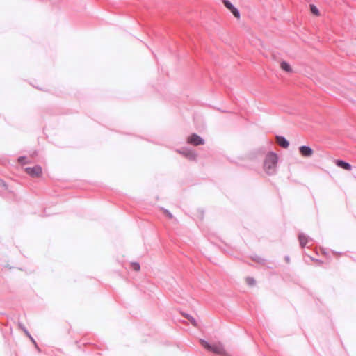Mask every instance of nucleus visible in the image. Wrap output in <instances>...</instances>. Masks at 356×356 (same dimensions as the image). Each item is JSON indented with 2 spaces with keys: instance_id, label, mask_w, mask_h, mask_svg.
I'll return each instance as SVG.
<instances>
[{
  "instance_id": "obj_1",
  "label": "nucleus",
  "mask_w": 356,
  "mask_h": 356,
  "mask_svg": "<svg viewBox=\"0 0 356 356\" xmlns=\"http://www.w3.org/2000/svg\"><path fill=\"white\" fill-rule=\"evenodd\" d=\"M277 155L273 152L268 153L264 162V169L268 175H274L276 172Z\"/></svg>"
},
{
  "instance_id": "obj_2",
  "label": "nucleus",
  "mask_w": 356,
  "mask_h": 356,
  "mask_svg": "<svg viewBox=\"0 0 356 356\" xmlns=\"http://www.w3.org/2000/svg\"><path fill=\"white\" fill-rule=\"evenodd\" d=\"M202 346L207 349L208 351L215 354L226 355L227 350L224 346L220 342L209 343L202 340Z\"/></svg>"
},
{
  "instance_id": "obj_3",
  "label": "nucleus",
  "mask_w": 356,
  "mask_h": 356,
  "mask_svg": "<svg viewBox=\"0 0 356 356\" xmlns=\"http://www.w3.org/2000/svg\"><path fill=\"white\" fill-rule=\"evenodd\" d=\"M177 152L190 161H195L197 157L196 153L186 147L181 148L177 150Z\"/></svg>"
},
{
  "instance_id": "obj_4",
  "label": "nucleus",
  "mask_w": 356,
  "mask_h": 356,
  "mask_svg": "<svg viewBox=\"0 0 356 356\" xmlns=\"http://www.w3.org/2000/svg\"><path fill=\"white\" fill-rule=\"evenodd\" d=\"M26 173L33 177H38L42 175V170L40 165L28 167L25 169Z\"/></svg>"
},
{
  "instance_id": "obj_5",
  "label": "nucleus",
  "mask_w": 356,
  "mask_h": 356,
  "mask_svg": "<svg viewBox=\"0 0 356 356\" xmlns=\"http://www.w3.org/2000/svg\"><path fill=\"white\" fill-rule=\"evenodd\" d=\"M225 6L230 10L233 15L237 19L240 18L239 10L234 6V5L229 0H222Z\"/></svg>"
},
{
  "instance_id": "obj_6",
  "label": "nucleus",
  "mask_w": 356,
  "mask_h": 356,
  "mask_svg": "<svg viewBox=\"0 0 356 356\" xmlns=\"http://www.w3.org/2000/svg\"><path fill=\"white\" fill-rule=\"evenodd\" d=\"M299 151L301 155L304 157H311L313 154V149L307 145H302L299 147Z\"/></svg>"
},
{
  "instance_id": "obj_7",
  "label": "nucleus",
  "mask_w": 356,
  "mask_h": 356,
  "mask_svg": "<svg viewBox=\"0 0 356 356\" xmlns=\"http://www.w3.org/2000/svg\"><path fill=\"white\" fill-rule=\"evenodd\" d=\"M187 142L193 145H200V136L197 134H193L188 138Z\"/></svg>"
},
{
  "instance_id": "obj_8",
  "label": "nucleus",
  "mask_w": 356,
  "mask_h": 356,
  "mask_svg": "<svg viewBox=\"0 0 356 356\" xmlns=\"http://www.w3.org/2000/svg\"><path fill=\"white\" fill-rule=\"evenodd\" d=\"M277 143L284 148H287L289 146V141L284 137L278 136H277Z\"/></svg>"
},
{
  "instance_id": "obj_9",
  "label": "nucleus",
  "mask_w": 356,
  "mask_h": 356,
  "mask_svg": "<svg viewBox=\"0 0 356 356\" xmlns=\"http://www.w3.org/2000/svg\"><path fill=\"white\" fill-rule=\"evenodd\" d=\"M336 165L338 167L342 168L347 170H350L352 169L350 164H349L348 163H346L342 160H337L336 161Z\"/></svg>"
},
{
  "instance_id": "obj_10",
  "label": "nucleus",
  "mask_w": 356,
  "mask_h": 356,
  "mask_svg": "<svg viewBox=\"0 0 356 356\" xmlns=\"http://www.w3.org/2000/svg\"><path fill=\"white\" fill-rule=\"evenodd\" d=\"M299 241H300V245L302 247H305L309 242V238L308 236H305L304 234H299Z\"/></svg>"
},
{
  "instance_id": "obj_11",
  "label": "nucleus",
  "mask_w": 356,
  "mask_h": 356,
  "mask_svg": "<svg viewBox=\"0 0 356 356\" xmlns=\"http://www.w3.org/2000/svg\"><path fill=\"white\" fill-rule=\"evenodd\" d=\"M280 66L283 70H284L287 72H292V69H291L290 65L286 61H282L280 64Z\"/></svg>"
},
{
  "instance_id": "obj_12",
  "label": "nucleus",
  "mask_w": 356,
  "mask_h": 356,
  "mask_svg": "<svg viewBox=\"0 0 356 356\" xmlns=\"http://www.w3.org/2000/svg\"><path fill=\"white\" fill-rule=\"evenodd\" d=\"M186 318L188 319V321H190V323L195 327H197V322L196 321V320L191 316L190 315L187 314L186 315Z\"/></svg>"
},
{
  "instance_id": "obj_13",
  "label": "nucleus",
  "mask_w": 356,
  "mask_h": 356,
  "mask_svg": "<svg viewBox=\"0 0 356 356\" xmlns=\"http://www.w3.org/2000/svg\"><path fill=\"white\" fill-rule=\"evenodd\" d=\"M19 327L24 331V332L26 334V335L28 337H31V334L27 330V329L24 326L22 323H19Z\"/></svg>"
},
{
  "instance_id": "obj_14",
  "label": "nucleus",
  "mask_w": 356,
  "mask_h": 356,
  "mask_svg": "<svg viewBox=\"0 0 356 356\" xmlns=\"http://www.w3.org/2000/svg\"><path fill=\"white\" fill-rule=\"evenodd\" d=\"M311 11L313 14H314L316 15H319L318 9L314 5H311Z\"/></svg>"
},
{
  "instance_id": "obj_15",
  "label": "nucleus",
  "mask_w": 356,
  "mask_h": 356,
  "mask_svg": "<svg viewBox=\"0 0 356 356\" xmlns=\"http://www.w3.org/2000/svg\"><path fill=\"white\" fill-rule=\"evenodd\" d=\"M131 266H132L133 269L134 270H136V271L140 270V264L138 263H137V262L132 263Z\"/></svg>"
},
{
  "instance_id": "obj_16",
  "label": "nucleus",
  "mask_w": 356,
  "mask_h": 356,
  "mask_svg": "<svg viewBox=\"0 0 356 356\" xmlns=\"http://www.w3.org/2000/svg\"><path fill=\"white\" fill-rule=\"evenodd\" d=\"M246 282L250 286H252L255 284V281L252 277H247Z\"/></svg>"
},
{
  "instance_id": "obj_17",
  "label": "nucleus",
  "mask_w": 356,
  "mask_h": 356,
  "mask_svg": "<svg viewBox=\"0 0 356 356\" xmlns=\"http://www.w3.org/2000/svg\"><path fill=\"white\" fill-rule=\"evenodd\" d=\"M163 212L169 218H173V215L167 209H163Z\"/></svg>"
},
{
  "instance_id": "obj_18",
  "label": "nucleus",
  "mask_w": 356,
  "mask_h": 356,
  "mask_svg": "<svg viewBox=\"0 0 356 356\" xmlns=\"http://www.w3.org/2000/svg\"><path fill=\"white\" fill-rule=\"evenodd\" d=\"M25 159H26V157H24V156H21V157H19V161L20 163H23V162L24 161V160H25Z\"/></svg>"
},
{
  "instance_id": "obj_19",
  "label": "nucleus",
  "mask_w": 356,
  "mask_h": 356,
  "mask_svg": "<svg viewBox=\"0 0 356 356\" xmlns=\"http://www.w3.org/2000/svg\"><path fill=\"white\" fill-rule=\"evenodd\" d=\"M0 186L6 187L5 182L1 179H0Z\"/></svg>"
},
{
  "instance_id": "obj_20",
  "label": "nucleus",
  "mask_w": 356,
  "mask_h": 356,
  "mask_svg": "<svg viewBox=\"0 0 356 356\" xmlns=\"http://www.w3.org/2000/svg\"><path fill=\"white\" fill-rule=\"evenodd\" d=\"M29 338L36 346V342H35V339L32 337V336L31 335V337H29Z\"/></svg>"
},
{
  "instance_id": "obj_21",
  "label": "nucleus",
  "mask_w": 356,
  "mask_h": 356,
  "mask_svg": "<svg viewBox=\"0 0 356 356\" xmlns=\"http://www.w3.org/2000/svg\"><path fill=\"white\" fill-rule=\"evenodd\" d=\"M201 143H202V145L204 143V141L202 139Z\"/></svg>"
}]
</instances>
